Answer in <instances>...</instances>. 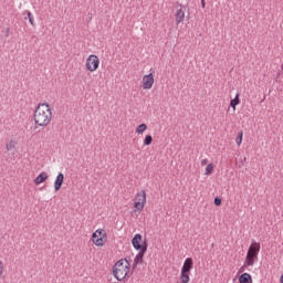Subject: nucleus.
<instances>
[{
	"mask_svg": "<svg viewBox=\"0 0 283 283\" xmlns=\"http://www.w3.org/2000/svg\"><path fill=\"white\" fill-rule=\"evenodd\" d=\"M33 118L35 125L39 127H48L50 123H52V108H50V104H39L33 114Z\"/></svg>",
	"mask_w": 283,
	"mask_h": 283,
	"instance_id": "nucleus-1",
	"label": "nucleus"
},
{
	"mask_svg": "<svg viewBox=\"0 0 283 283\" xmlns=\"http://www.w3.org/2000/svg\"><path fill=\"white\" fill-rule=\"evenodd\" d=\"M132 244L136 251H139L135 256L133 269H136L138 264H143V259L145 258V253H147V241L143 242V234L137 233L132 239Z\"/></svg>",
	"mask_w": 283,
	"mask_h": 283,
	"instance_id": "nucleus-2",
	"label": "nucleus"
},
{
	"mask_svg": "<svg viewBox=\"0 0 283 283\" xmlns=\"http://www.w3.org/2000/svg\"><path fill=\"white\" fill-rule=\"evenodd\" d=\"M132 264L129 263V260L127 259H120L115 263L113 266V275L116 277L118 282H123L125 277H127V274L129 273V268Z\"/></svg>",
	"mask_w": 283,
	"mask_h": 283,
	"instance_id": "nucleus-3",
	"label": "nucleus"
},
{
	"mask_svg": "<svg viewBox=\"0 0 283 283\" xmlns=\"http://www.w3.org/2000/svg\"><path fill=\"white\" fill-rule=\"evenodd\" d=\"M147 203V193L145 190L137 192L135 196L134 207L137 211H143L145 209V205Z\"/></svg>",
	"mask_w": 283,
	"mask_h": 283,
	"instance_id": "nucleus-4",
	"label": "nucleus"
},
{
	"mask_svg": "<svg viewBox=\"0 0 283 283\" xmlns=\"http://www.w3.org/2000/svg\"><path fill=\"white\" fill-rule=\"evenodd\" d=\"M98 65H101V60H98L97 55H90L86 60V70L88 72H96L98 70Z\"/></svg>",
	"mask_w": 283,
	"mask_h": 283,
	"instance_id": "nucleus-5",
	"label": "nucleus"
},
{
	"mask_svg": "<svg viewBox=\"0 0 283 283\" xmlns=\"http://www.w3.org/2000/svg\"><path fill=\"white\" fill-rule=\"evenodd\" d=\"M106 233L105 230H96L93 234H92V241L96 247H103V244H105V238Z\"/></svg>",
	"mask_w": 283,
	"mask_h": 283,
	"instance_id": "nucleus-6",
	"label": "nucleus"
},
{
	"mask_svg": "<svg viewBox=\"0 0 283 283\" xmlns=\"http://www.w3.org/2000/svg\"><path fill=\"white\" fill-rule=\"evenodd\" d=\"M143 90H151L154 87V73H149L143 77Z\"/></svg>",
	"mask_w": 283,
	"mask_h": 283,
	"instance_id": "nucleus-7",
	"label": "nucleus"
},
{
	"mask_svg": "<svg viewBox=\"0 0 283 283\" xmlns=\"http://www.w3.org/2000/svg\"><path fill=\"white\" fill-rule=\"evenodd\" d=\"M63 182H65V175L63 172H60L54 181V189L55 191H61V187H63Z\"/></svg>",
	"mask_w": 283,
	"mask_h": 283,
	"instance_id": "nucleus-8",
	"label": "nucleus"
},
{
	"mask_svg": "<svg viewBox=\"0 0 283 283\" xmlns=\"http://www.w3.org/2000/svg\"><path fill=\"white\" fill-rule=\"evenodd\" d=\"M191 269H193V259L187 258L181 268V273H191Z\"/></svg>",
	"mask_w": 283,
	"mask_h": 283,
	"instance_id": "nucleus-9",
	"label": "nucleus"
},
{
	"mask_svg": "<svg viewBox=\"0 0 283 283\" xmlns=\"http://www.w3.org/2000/svg\"><path fill=\"white\" fill-rule=\"evenodd\" d=\"M255 260H258V255H253L252 252H248L244 265L245 266H253V264H255Z\"/></svg>",
	"mask_w": 283,
	"mask_h": 283,
	"instance_id": "nucleus-10",
	"label": "nucleus"
},
{
	"mask_svg": "<svg viewBox=\"0 0 283 283\" xmlns=\"http://www.w3.org/2000/svg\"><path fill=\"white\" fill-rule=\"evenodd\" d=\"M177 25L185 21V10L178 9L175 14Z\"/></svg>",
	"mask_w": 283,
	"mask_h": 283,
	"instance_id": "nucleus-11",
	"label": "nucleus"
},
{
	"mask_svg": "<svg viewBox=\"0 0 283 283\" xmlns=\"http://www.w3.org/2000/svg\"><path fill=\"white\" fill-rule=\"evenodd\" d=\"M48 178V172L43 171L34 179V185H42V182H45Z\"/></svg>",
	"mask_w": 283,
	"mask_h": 283,
	"instance_id": "nucleus-12",
	"label": "nucleus"
},
{
	"mask_svg": "<svg viewBox=\"0 0 283 283\" xmlns=\"http://www.w3.org/2000/svg\"><path fill=\"white\" fill-rule=\"evenodd\" d=\"M248 252L258 256V253H260V243L253 241L252 244L250 245Z\"/></svg>",
	"mask_w": 283,
	"mask_h": 283,
	"instance_id": "nucleus-13",
	"label": "nucleus"
},
{
	"mask_svg": "<svg viewBox=\"0 0 283 283\" xmlns=\"http://www.w3.org/2000/svg\"><path fill=\"white\" fill-rule=\"evenodd\" d=\"M240 283H253V277H251V274L243 273L239 276Z\"/></svg>",
	"mask_w": 283,
	"mask_h": 283,
	"instance_id": "nucleus-14",
	"label": "nucleus"
},
{
	"mask_svg": "<svg viewBox=\"0 0 283 283\" xmlns=\"http://www.w3.org/2000/svg\"><path fill=\"white\" fill-rule=\"evenodd\" d=\"M238 105H240V94H237L235 97L230 101V107H232V109H235Z\"/></svg>",
	"mask_w": 283,
	"mask_h": 283,
	"instance_id": "nucleus-15",
	"label": "nucleus"
},
{
	"mask_svg": "<svg viewBox=\"0 0 283 283\" xmlns=\"http://www.w3.org/2000/svg\"><path fill=\"white\" fill-rule=\"evenodd\" d=\"M144 132H147V124H140L136 128V134H143Z\"/></svg>",
	"mask_w": 283,
	"mask_h": 283,
	"instance_id": "nucleus-16",
	"label": "nucleus"
},
{
	"mask_svg": "<svg viewBox=\"0 0 283 283\" xmlns=\"http://www.w3.org/2000/svg\"><path fill=\"white\" fill-rule=\"evenodd\" d=\"M180 280H181V283H189V273L187 272H181L180 274Z\"/></svg>",
	"mask_w": 283,
	"mask_h": 283,
	"instance_id": "nucleus-17",
	"label": "nucleus"
},
{
	"mask_svg": "<svg viewBox=\"0 0 283 283\" xmlns=\"http://www.w3.org/2000/svg\"><path fill=\"white\" fill-rule=\"evenodd\" d=\"M151 143H154V137H151V135H146V137L144 139V145L149 147V145H151Z\"/></svg>",
	"mask_w": 283,
	"mask_h": 283,
	"instance_id": "nucleus-18",
	"label": "nucleus"
},
{
	"mask_svg": "<svg viewBox=\"0 0 283 283\" xmlns=\"http://www.w3.org/2000/svg\"><path fill=\"white\" fill-rule=\"evenodd\" d=\"M243 136H244V133H243L242 130L239 132V134H238V136H237V138H235V143H237L238 146H241V145H242V138H243Z\"/></svg>",
	"mask_w": 283,
	"mask_h": 283,
	"instance_id": "nucleus-19",
	"label": "nucleus"
},
{
	"mask_svg": "<svg viewBox=\"0 0 283 283\" xmlns=\"http://www.w3.org/2000/svg\"><path fill=\"white\" fill-rule=\"evenodd\" d=\"M211 174H213V164H209L206 167V176H211Z\"/></svg>",
	"mask_w": 283,
	"mask_h": 283,
	"instance_id": "nucleus-20",
	"label": "nucleus"
},
{
	"mask_svg": "<svg viewBox=\"0 0 283 283\" xmlns=\"http://www.w3.org/2000/svg\"><path fill=\"white\" fill-rule=\"evenodd\" d=\"M15 145L13 140H10L7 145H6V149L7 151H12V149H14Z\"/></svg>",
	"mask_w": 283,
	"mask_h": 283,
	"instance_id": "nucleus-21",
	"label": "nucleus"
},
{
	"mask_svg": "<svg viewBox=\"0 0 283 283\" xmlns=\"http://www.w3.org/2000/svg\"><path fill=\"white\" fill-rule=\"evenodd\" d=\"M27 17H28V19H29L31 25H34V18H32V12L28 11V12H27Z\"/></svg>",
	"mask_w": 283,
	"mask_h": 283,
	"instance_id": "nucleus-22",
	"label": "nucleus"
},
{
	"mask_svg": "<svg viewBox=\"0 0 283 283\" xmlns=\"http://www.w3.org/2000/svg\"><path fill=\"white\" fill-rule=\"evenodd\" d=\"M214 205H216V207H220V205H222V199H220V197H216Z\"/></svg>",
	"mask_w": 283,
	"mask_h": 283,
	"instance_id": "nucleus-23",
	"label": "nucleus"
},
{
	"mask_svg": "<svg viewBox=\"0 0 283 283\" xmlns=\"http://www.w3.org/2000/svg\"><path fill=\"white\" fill-rule=\"evenodd\" d=\"M207 163H209V159H202V160H201L202 167H205V165H207Z\"/></svg>",
	"mask_w": 283,
	"mask_h": 283,
	"instance_id": "nucleus-24",
	"label": "nucleus"
},
{
	"mask_svg": "<svg viewBox=\"0 0 283 283\" xmlns=\"http://www.w3.org/2000/svg\"><path fill=\"white\" fill-rule=\"evenodd\" d=\"M6 36H7V38L10 36V28H7V29H6Z\"/></svg>",
	"mask_w": 283,
	"mask_h": 283,
	"instance_id": "nucleus-25",
	"label": "nucleus"
},
{
	"mask_svg": "<svg viewBox=\"0 0 283 283\" xmlns=\"http://www.w3.org/2000/svg\"><path fill=\"white\" fill-rule=\"evenodd\" d=\"M201 7H202V8H206V7H207V3L205 2V0H201Z\"/></svg>",
	"mask_w": 283,
	"mask_h": 283,
	"instance_id": "nucleus-26",
	"label": "nucleus"
},
{
	"mask_svg": "<svg viewBox=\"0 0 283 283\" xmlns=\"http://www.w3.org/2000/svg\"><path fill=\"white\" fill-rule=\"evenodd\" d=\"M1 273H3V268L2 266H0V275H1Z\"/></svg>",
	"mask_w": 283,
	"mask_h": 283,
	"instance_id": "nucleus-27",
	"label": "nucleus"
},
{
	"mask_svg": "<svg viewBox=\"0 0 283 283\" xmlns=\"http://www.w3.org/2000/svg\"><path fill=\"white\" fill-rule=\"evenodd\" d=\"M281 70H283V63H282V65H281Z\"/></svg>",
	"mask_w": 283,
	"mask_h": 283,
	"instance_id": "nucleus-28",
	"label": "nucleus"
},
{
	"mask_svg": "<svg viewBox=\"0 0 283 283\" xmlns=\"http://www.w3.org/2000/svg\"><path fill=\"white\" fill-rule=\"evenodd\" d=\"M65 2L70 1V0H64Z\"/></svg>",
	"mask_w": 283,
	"mask_h": 283,
	"instance_id": "nucleus-29",
	"label": "nucleus"
}]
</instances>
